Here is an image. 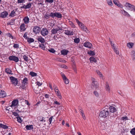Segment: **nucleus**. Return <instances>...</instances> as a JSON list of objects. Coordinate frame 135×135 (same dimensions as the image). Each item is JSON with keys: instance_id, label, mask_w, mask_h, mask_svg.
<instances>
[{"instance_id": "obj_1", "label": "nucleus", "mask_w": 135, "mask_h": 135, "mask_svg": "<svg viewBox=\"0 0 135 135\" xmlns=\"http://www.w3.org/2000/svg\"><path fill=\"white\" fill-rule=\"evenodd\" d=\"M109 110L107 108H105L102 110L100 113V117L105 118L109 116Z\"/></svg>"}, {"instance_id": "obj_2", "label": "nucleus", "mask_w": 135, "mask_h": 135, "mask_svg": "<svg viewBox=\"0 0 135 135\" xmlns=\"http://www.w3.org/2000/svg\"><path fill=\"white\" fill-rule=\"evenodd\" d=\"M91 80L92 81L91 83V88L93 89H96L98 88V82L95 80L94 78H91Z\"/></svg>"}, {"instance_id": "obj_3", "label": "nucleus", "mask_w": 135, "mask_h": 135, "mask_svg": "<svg viewBox=\"0 0 135 135\" xmlns=\"http://www.w3.org/2000/svg\"><path fill=\"white\" fill-rule=\"evenodd\" d=\"M10 79L13 84H14V85L16 86L17 85L18 81L17 79L13 76H11L10 77Z\"/></svg>"}, {"instance_id": "obj_4", "label": "nucleus", "mask_w": 135, "mask_h": 135, "mask_svg": "<svg viewBox=\"0 0 135 135\" xmlns=\"http://www.w3.org/2000/svg\"><path fill=\"white\" fill-rule=\"evenodd\" d=\"M125 6L126 7L129 8L128 9L129 10H130L131 11L133 10L135 11V6L130 3L127 2L126 3Z\"/></svg>"}, {"instance_id": "obj_5", "label": "nucleus", "mask_w": 135, "mask_h": 135, "mask_svg": "<svg viewBox=\"0 0 135 135\" xmlns=\"http://www.w3.org/2000/svg\"><path fill=\"white\" fill-rule=\"evenodd\" d=\"M48 31L46 28H43L41 31V34L43 36L47 35L48 34Z\"/></svg>"}, {"instance_id": "obj_6", "label": "nucleus", "mask_w": 135, "mask_h": 135, "mask_svg": "<svg viewBox=\"0 0 135 135\" xmlns=\"http://www.w3.org/2000/svg\"><path fill=\"white\" fill-rule=\"evenodd\" d=\"M8 59L10 60L16 62H17L19 61L18 58L13 55L9 56L8 57Z\"/></svg>"}, {"instance_id": "obj_7", "label": "nucleus", "mask_w": 135, "mask_h": 135, "mask_svg": "<svg viewBox=\"0 0 135 135\" xmlns=\"http://www.w3.org/2000/svg\"><path fill=\"white\" fill-rule=\"evenodd\" d=\"M41 31V28L38 26H35L33 27V32L35 34L39 33Z\"/></svg>"}, {"instance_id": "obj_8", "label": "nucleus", "mask_w": 135, "mask_h": 135, "mask_svg": "<svg viewBox=\"0 0 135 135\" xmlns=\"http://www.w3.org/2000/svg\"><path fill=\"white\" fill-rule=\"evenodd\" d=\"M61 75L63 79L64 83L66 84H68L69 82V80L66 77L65 75L62 73H61Z\"/></svg>"}, {"instance_id": "obj_9", "label": "nucleus", "mask_w": 135, "mask_h": 135, "mask_svg": "<svg viewBox=\"0 0 135 135\" xmlns=\"http://www.w3.org/2000/svg\"><path fill=\"white\" fill-rule=\"evenodd\" d=\"M65 34L68 35H73L74 34V32L73 31H70L69 30H65Z\"/></svg>"}, {"instance_id": "obj_10", "label": "nucleus", "mask_w": 135, "mask_h": 135, "mask_svg": "<svg viewBox=\"0 0 135 135\" xmlns=\"http://www.w3.org/2000/svg\"><path fill=\"white\" fill-rule=\"evenodd\" d=\"M17 9H18L17 8L12 11L9 14V16L11 17H13L15 16L16 14V12L17 11Z\"/></svg>"}, {"instance_id": "obj_11", "label": "nucleus", "mask_w": 135, "mask_h": 135, "mask_svg": "<svg viewBox=\"0 0 135 135\" xmlns=\"http://www.w3.org/2000/svg\"><path fill=\"white\" fill-rule=\"evenodd\" d=\"M18 100H15L12 102V103L11 107H13L16 106L18 104Z\"/></svg>"}, {"instance_id": "obj_12", "label": "nucleus", "mask_w": 135, "mask_h": 135, "mask_svg": "<svg viewBox=\"0 0 135 135\" xmlns=\"http://www.w3.org/2000/svg\"><path fill=\"white\" fill-rule=\"evenodd\" d=\"M56 17L58 18H61L62 17V14L58 12H55L54 13V17Z\"/></svg>"}, {"instance_id": "obj_13", "label": "nucleus", "mask_w": 135, "mask_h": 135, "mask_svg": "<svg viewBox=\"0 0 135 135\" xmlns=\"http://www.w3.org/2000/svg\"><path fill=\"white\" fill-rule=\"evenodd\" d=\"M84 46L88 47L89 48H91L92 46V44L89 42H86L84 43Z\"/></svg>"}, {"instance_id": "obj_14", "label": "nucleus", "mask_w": 135, "mask_h": 135, "mask_svg": "<svg viewBox=\"0 0 135 135\" xmlns=\"http://www.w3.org/2000/svg\"><path fill=\"white\" fill-rule=\"evenodd\" d=\"M8 15V13L6 11H4L1 14V17L2 18L6 17Z\"/></svg>"}, {"instance_id": "obj_15", "label": "nucleus", "mask_w": 135, "mask_h": 135, "mask_svg": "<svg viewBox=\"0 0 135 135\" xmlns=\"http://www.w3.org/2000/svg\"><path fill=\"white\" fill-rule=\"evenodd\" d=\"M6 95L5 92L4 91H0V98H3L5 97Z\"/></svg>"}, {"instance_id": "obj_16", "label": "nucleus", "mask_w": 135, "mask_h": 135, "mask_svg": "<svg viewBox=\"0 0 135 135\" xmlns=\"http://www.w3.org/2000/svg\"><path fill=\"white\" fill-rule=\"evenodd\" d=\"M25 26L24 23L21 24L20 27L21 30L22 31H24L25 30L26 28L25 27Z\"/></svg>"}, {"instance_id": "obj_17", "label": "nucleus", "mask_w": 135, "mask_h": 135, "mask_svg": "<svg viewBox=\"0 0 135 135\" xmlns=\"http://www.w3.org/2000/svg\"><path fill=\"white\" fill-rule=\"evenodd\" d=\"M109 110L110 112L112 113L115 112L116 111V109L113 106H110L109 107Z\"/></svg>"}, {"instance_id": "obj_18", "label": "nucleus", "mask_w": 135, "mask_h": 135, "mask_svg": "<svg viewBox=\"0 0 135 135\" xmlns=\"http://www.w3.org/2000/svg\"><path fill=\"white\" fill-rule=\"evenodd\" d=\"M122 14L124 16H127V17H129L130 15L128 14V13L125 10L123 9L122 11Z\"/></svg>"}, {"instance_id": "obj_19", "label": "nucleus", "mask_w": 135, "mask_h": 135, "mask_svg": "<svg viewBox=\"0 0 135 135\" xmlns=\"http://www.w3.org/2000/svg\"><path fill=\"white\" fill-rule=\"evenodd\" d=\"M68 52L69 51L65 49L62 50L61 51V54L64 55H67Z\"/></svg>"}, {"instance_id": "obj_20", "label": "nucleus", "mask_w": 135, "mask_h": 135, "mask_svg": "<svg viewBox=\"0 0 135 135\" xmlns=\"http://www.w3.org/2000/svg\"><path fill=\"white\" fill-rule=\"evenodd\" d=\"M37 39L38 41L41 43H43L45 42L44 39L42 37H38L37 38Z\"/></svg>"}, {"instance_id": "obj_21", "label": "nucleus", "mask_w": 135, "mask_h": 135, "mask_svg": "<svg viewBox=\"0 0 135 135\" xmlns=\"http://www.w3.org/2000/svg\"><path fill=\"white\" fill-rule=\"evenodd\" d=\"M23 21L25 24H27L29 22V19L27 16H26L23 18Z\"/></svg>"}, {"instance_id": "obj_22", "label": "nucleus", "mask_w": 135, "mask_h": 135, "mask_svg": "<svg viewBox=\"0 0 135 135\" xmlns=\"http://www.w3.org/2000/svg\"><path fill=\"white\" fill-rule=\"evenodd\" d=\"M20 112V111L18 110V109L17 110H16V111L13 112H12V114L13 115H14L16 117L19 115L18 114V113L19 112Z\"/></svg>"}, {"instance_id": "obj_23", "label": "nucleus", "mask_w": 135, "mask_h": 135, "mask_svg": "<svg viewBox=\"0 0 135 135\" xmlns=\"http://www.w3.org/2000/svg\"><path fill=\"white\" fill-rule=\"evenodd\" d=\"M26 129L27 130H31L33 128L32 125H27L25 127Z\"/></svg>"}, {"instance_id": "obj_24", "label": "nucleus", "mask_w": 135, "mask_h": 135, "mask_svg": "<svg viewBox=\"0 0 135 135\" xmlns=\"http://www.w3.org/2000/svg\"><path fill=\"white\" fill-rule=\"evenodd\" d=\"M105 89L107 91L109 92L110 91V89L109 84L107 82H106V85L105 86Z\"/></svg>"}, {"instance_id": "obj_25", "label": "nucleus", "mask_w": 135, "mask_h": 135, "mask_svg": "<svg viewBox=\"0 0 135 135\" xmlns=\"http://www.w3.org/2000/svg\"><path fill=\"white\" fill-rule=\"evenodd\" d=\"M90 62H97V60L95 58L93 57H90L89 59Z\"/></svg>"}, {"instance_id": "obj_26", "label": "nucleus", "mask_w": 135, "mask_h": 135, "mask_svg": "<svg viewBox=\"0 0 135 135\" xmlns=\"http://www.w3.org/2000/svg\"><path fill=\"white\" fill-rule=\"evenodd\" d=\"M44 17L46 19H49L50 18L49 15V12H47L44 15Z\"/></svg>"}, {"instance_id": "obj_27", "label": "nucleus", "mask_w": 135, "mask_h": 135, "mask_svg": "<svg viewBox=\"0 0 135 135\" xmlns=\"http://www.w3.org/2000/svg\"><path fill=\"white\" fill-rule=\"evenodd\" d=\"M27 40L28 42L29 43L33 42L34 41V40L33 38H27Z\"/></svg>"}, {"instance_id": "obj_28", "label": "nucleus", "mask_w": 135, "mask_h": 135, "mask_svg": "<svg viewBox=\"0 0 135 135\" xmlns=\"http://www.w3.org/2000/svg\"><path fill=\"white\" fill-rule=\"evenodd\" d=\"M0 127L1 128H2L3 129H6L8 128V127L5 125L2 124V123H0Z\"/></svg>"}, {"instance_id": "obj_29", "label": "nucleus", "mask_w": 135, "mask_h": 135, "mask_svg": "<svg viewBox=\"0 0 135 135\" xmlns=\"http://www.w3.org/2000/svg\"><path fill=\"white\" fill-rule=\"evenodd\" d=\"M80 27L82 30H84L85 29V26L82 23H81L78 25Z\"/></svg>"}, {"instance_id": "obj_30", "label": "nucleus", "mask_w": 135, "mask_h": 135, "mask_svg": "<svg viewBox=\"0 0 135 135\" xmlns=\"http://www.w3.org/2000/svg\"><path fill=\"white\" fill-rule=\"evenodd\" d=\"M5 71L7 74H12V71L11 70H10L8 68H6L5 70Z\"/></svg>"}, {"instance_id": "obj_31", "label": "nucleus", "mask_w": 135, "mask_h": 135, "mask_svg": "<svg viewBox=\"0 0 135 135\" xmlns=\"http://www.w3.org/2000/svg\"><path fill=\"white\" fill-rule=\"evenodd\" d=\"M56 94L60 99H61L62 98V96L58 90H57V91L56 92Z\"/></svg>"}, {"instance_id": "obj_32", "label": "nucleus", "mask_w": 135, "mask_h": 135, "mask_svg": "<svg viewBox=\"0 0 135 135\" xmlns=\"http://www.w3.org/2000/svg\"><path fill=\"white\" fill-rule=\"evenodd\" d=\"M49 15L50 18V17H51L52 18H54V13L52 12H49Z\"/></svg>"}, {"instance_id": "obj_33", "label": "nucleus", "mask_w": 135, "mask_h": 135, "mask_svg": "<svg viewBox=\"0 0 135 135\" xmlns=\"http://www.w3.org/2000/svg\"><path fill=\"white\" fill-rule=\"evenodd\" d=\"M74 42L78 44L80 42V39L79 38H76L74 40Z\"/></svg>"}, {"instance_id": "obj_34", "label": "nucleus", "mask_w": 135, "mask_h": 135, "mask_svg": "<svg viewBox=\"0 0 135 135\" xmlns=\"http://www.w3.org/2000/svg\"><path fill=\"white\" fill-rule=\"evenodd\" d=\"M28 80L26 78H25L22 81V83L24 84L26 83L27 82Z\"/></svg>"}, {"instance_id": "obj_35", "label": "nucleus", "mask_w": 135, "mask_h": 135, "mask_svg": "<svg viewBox=\"0 0 135 135\" xmlns=\"http://www.w3.org/2000/svg\"><path fill=\"white\" fill-rule=\"evenodd\" d=\"M130 132L133 135H135V128L132 129L131 131Z\"/></svg>"}, {"instance_id": "obj_36", "label": "nucleus", "mask_w": 135, "mask_h": 135, "mask_svg": "<svg viewBox=\"0 0 135 135\" xmlns=\"http://www.w3.org/2000/svg\"><path fill=\"white\" fill-rule=\"evenodd\" d=\"M88 53L91 55L94 56L95 55V52L94 51H89Z\"/></svg>"}, {"instance_id": "obj_37", "label": "nucleus", "mask_w": 135, "mask_h": 135, "mask_svg": "<svg viewBox=\"0 0 135 135\" xmlns=\"http://www.w3.org/2000/svg\"><path fill=\"white\" fill-rule=\"evenodd\" d=\"M30 74L32 76H36L37 75V74L36 73L33 72H30Z\"/></svg>"}, {"instance_id": "obj_38", "label": "nucleus", "mask_w": 135, "mask_h": 135, "mask_svg": "<svg viewBox=\"0 0 135 135\" xmlns=\"http://www.w3.org/2000/svg\"><path fill=\"white\" fill-rule=\"evenodd\" d=\"M133 45V43L129 42L127 44V45L129 48H131L132 47Z\"/></svg>"}, {"instance_id": "obj_39", "label": "nucleus", "mask_w": 135, "mask_h": 135, "mask_svg": "<svg viewBox=\"0 0 135 135\" xmlns=\"http://www.w3.org/2000/svg\"><path fill=\"white\" fill-rule=\"evenodd\" d=\"M32 3H27V4L26 5V8L28 9L30 8L31 6Z\"/></svg>"}, {"instance_id": "obj_40", "label": "nucleus", "mask_w": 135, "mask_h": 135, "mask_svg": "<svg viewBox=\"0 0 135 135\" xmlns=\"http://www.w3.org/2000/svg\"><path fill=\"white\" fill-rule=\"evenodd\" d=\"M19 45L17 44H14L13 45L14 48L17 49L19 47Z\"/></svg>"}, {"instance_id": "obj_41", "label": "nucleus", "mask_w": 135, "mask_h": 135, "mask_svg": "<svg viewBox=\"0 0 135 135\" xmlns=\"http://www.w3.org/2000/svg\"><path fill=\"white\" fill-rule=\"evenodd\" d=\"M69 25L71 26L73 28H75V26L74 24L71 21H70L69 22Z\"/></svg>"}, {"instance_id": "obj_42", "label": "nucleus", "mask_w": 135, "mask_h": 135, "mask_svg": "<svg viewBox=\"0 0 135 135\" xmlns=\"http://www.w3.org/2000/svg\"><path fill=\"white\" fill-rule=\"evenodd\" d=\"M51 36L53 34H56L57 32L55 30V29L53 28L51 30Z\"/></svg>"}, {"instance_id": "obj_43", "label": "nucleus", "mask_w": 135, "mask_h": 135, "mask_svg": "<svg viewBox=\"0 0 135 135\" xmlns=\"http://www.w3.org/2000/svg\"><path fill=\"white\" fill-rule=\"evenodd\" d=\"M80 112L81 113V114L82 116L83 117V118L84 119H85V116L84 114L83 113V110H81V109H80Z\"/></svg>"}, {"instance_id": "obj_44", "label": "nucleus", "mask_w": 135, "mask_h": 135, "mask_svg": "<svg viewBox=\"0 0 135 135\" xmlns=\"http://www.w3.org/2000/svg\"><path fill=\"white\" fill-rule=\"evenodd\" d=\"M107 3L110 6H112L113 3L111 0H107Z\"/></svg>"}, {"instance_id": "obj_45", "label": "nucleus", "mask_w": 135, "mask_h": 135, "mask_svg": "<svg viewBox=\"0 0 135 135\" xmlns=\"http://www.w3.org/2000/svg\"><path fill=\"white\" fill-rule=\"evenodd\" d=\"M48 51L50 52L54 53L55 52V51L54 50V49L51 48L48 49Z\"/></svg>"}, {"instance_id": "obj_46", "label": "nucleus", "mask_w": 135, "mask_h": 135, "mask_svg": "<svg viewBox=\"0 0 135 135\" xmlns=\"http://www.w3.org/2000/svg\"><path fill=\"white\" fill-rule=\"evenodd\" d=\"M96 72L98 75H100V77H102L103 75L98 70H97L96 71Z\"/></svg>"}, {"instance_id": "obj_47", "label": "nucleus", "mask_w": 135, "mask_h": 135, "mask_svg": "<svg viewBox=\"0 0 135 135\" xmlns=\"http://www.w3.org/2000/svg\"><path fill=\"white\" fill-rule=\"evenodd\" d=\"M113 50L117 54H118L119 52V51H118L117 49L116 48H115V46H114V48H113Z\"/></svg>"}, {"instance_id": "obj_48", "label": "nucleus", "mask_w": 135, "mask_h": 135, "mask_svg": "<svg viewBox=\"0 0 135 135\" xmlns=\"http://www.w3.org/2000/svg\"><path fill=\"white\" fill-rule=\"evenodd\" d=\"M45 3L47 2L48 3H52L54 2L53 0H45Z\"/></svg>"}, {"instance_id": "obj_49", "label": "nucleus", "mask_w": 135, "mask_h": 135, "mask_svg": "<svg viewBox=\"0 0 135 135\" xmlns=\"http://www.w3.org/2000/svg\"><path fill=\"white\" fill-rule=\"evenodd\" d=\"M17 118V121L18 122L21 123L22 122L21 117H18L16 118Z\"/></svg>"}, {"instance_id": "obj_50", "label": "nucleus", "mask_w": 135, "mask_h": 135, "mask_svg": "<svg viewBox=\"0 0 135 135\" xmlns=\"http://www.w3.org/2000/svg\"><path fill=\"white\" fill-rule=\"evenodd\" d=\"M53 116H51L50 118H49V120L50 122L49 124H51L52 121Z\"/></svg>"}, {"instance_id": "obj_51", "label": "nucleus", "mask_w": 135, "mask_h": 135, "mask_svg": "<svg viewBox=\"0 0 135 135\" xmlns=\"http://www.w3.org/2000/svg\"><path fill=\"white\" fill-rule=\"evenodd\" d=\"M23 58L24 60L27 61L28 60V57L26 55H24L23 56Z\"/></svg>"}, {"instance_id": "obj_52", "label": "nucleus", "mask_w": 135, "mask_h": 135, "mask_svg": "<svg viewBox=\"0 0 135 135\" xmlns=\"http://www.w3.org/2000/svg\"><path fill=\"white\" fill-rule=\"evenodd\" d=\"M94 95L97 97H98L99 96V94L96 91H94Z\"/></svg>"}, {"instance_id": "obj_53", "label": "nucleus", "mask_w": 135, "mask_h": 135, "mask_svg": "<svg viewBox=\"0 0 135 135\" xmlns=\"http://www.w3.org/2000/svg\"><path fill=\"white\" fill-rule=\"evenodd\" d=\"M40 47H41V49L43 50H44L45 49V47L44 44H41L39 46Z\"/></svg>"}, {"instance_id": "obj_54", "label": "nucleus", "mask_w": 135, "mask_h": 135, "mask_svg": "<svg viewBox=\"0 0 135 135\" xmlns=\"http://www.w3.org/2000/svg\"><path fill=\"white\" fill-rule=\"evenodd\" d=\"M113 2L114 3V4L117 6L119 3L118 1L117 0H114L113 1Z\"/></svg>"}, {"instance_id": "obj_55", "label": "nucleus", "mask_w": 135, "mask_h": 135, "mask_svg": "<svg viewBox=\"0 0 135 135\" xmlns=\"http://www.w3.org/2000/svg\"><path fill=\"white\" fill-rule=\"evenodd\" d=\"M122 120H125L126 121V120H128V117H124L122 118Z\"/></svg>"}, {"instance_id": "obj_56", "label": "nucleus", "mask_w": 135, "mask_h": 135, "mask_svg": "<svg viewBox=\"0 0 135 135\" xmlns=\"http://www.w3.org/2000/svg\"><path fill=\"white\" fill-rule=\"evenodd\" d=\"M25 0H17V2L18 3H24Z\"/></svg>"}, {"instance_id": "obj_57", "label": "nucleus", "mask_w": 135, "mask_h": 135, "mask_svg": "<svg viewBox=\"0 0 135 135\" xmlns=\"http://www.w3.org/2000/svg\"><path fill=\"white\" fill-rule=\"evenodd\" d=\"M119 7H120L122 8H123V5L121 4L119 2L118 4L117 5Z\"/></svg>"}, {"instance_id": "obj_58", "label": "nucleus", "mask_w": 135, "mask_h": 135, "mask_svg": "<svg viewBox=\"0 0 135 135\" xmlns=\"http://www.w3.org/2000/svg\"><path fill=\"white\" fill-rule=\"evenodd\" d=\"M83 30L85 31L87 33H89L90 32L88 30L86 26H85V29Z\"/></svg>"}, {"instance_id": "obj_59", "label": "nucleus", "mask_w": 135, "mask_h": 135, "mask_svg": "<svg viewBox=\"0 0 135 135\" xmlns=\"http://www.w3.org/2000/svg\"><path fill=\"white\" fill-rule=\"evenodd\" d=\"M21 87L22 89H24L26 88L25 84H23L21 85Z\"/></svg>"}, {"instance_id": "obj_60", "label": "nucleus", "mask_w": 135, "mask_h": 135, "mask_svg": "<svg viewBox=\"0 0 135 135\" xmlns=\"http://www.w3.org/2000/svg\"><path fill=\"white\" fill-rule=\"evenodd\" d=\"M75 20H76V21L77 23L79 25V24H80V23H81V22H80L78 20V19L77 18H76L75 19Z\"/></svg>"}, {"instance_id": "obj_61", "label": "nucleus", "mask_w": 135, "mask_h": 135, "mask_svg": "<svg viewBox=\"0 0 135 135\" xmlns=\"http://www.w3.org/2000/svg\"><path fill=\"white\" fill-rule=\"evenodd\" d=\"M61 66L62 68H63L65 69L67 67V66L66 65L64 64L61 65Z\"/></svg>"}, {"instance_id": "obj_62", "label": "nucleus", "mask_w": 135, "mask_h": 135, "mask_svg": "<svg viewBox=\"0 0 135 135\" xmlns=\"http://www.w3.org/2000/svg\"><path fill=\"white\" fill-rule=\"evenodd\" d=\"M25 103L26 104H27V105H30V104L29 103L27 100H25Z\"/></svg>"}, {"instance_id": "obj_63", "label": "nucleus", "mask_w": 135, "mask_h": 135, "mask_svg": "<svg viewBox=\"0 0 135 135\" xmlns=\"http://www.w3.org/2000/svg\"><path fill=\"white\" fill-rule=\"evenodd\" d=\"M42 83H40L39 82H37V85H38V86H40L41 85Z\"/></svg>"}, {"instance_id": "obj_64", "label": "nucleus", "mask_w": 135, "mask_h": 135, "mask_svg": "<svg viewBox=\"0 0 135 135\" xmlns=\"http://www.w3.org/2000/svg\"><path fill=\"white\" fill-rule=\"evenodd\" d=\"M45 97L46 98H47L49 97V95L47 94H45Z\"/></svg>"}]
</instances>
